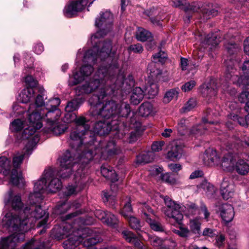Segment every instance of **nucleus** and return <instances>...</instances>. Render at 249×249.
<instances>
[{
	"label": "nucleus",
	"instance_id": "nucleus-1",
	"mask_svg": "<svg viewBox=\"0 0 249 249\" xmlns=\"http://www.w3.org/2000/svg\"><path fill=\"white\" fill-rule=\"evenodd\" d=\"M115 78L112 73H109L108 70H107L101 66L98 68L93 78L86 81L81 86L76 88L75 92L78 95L89 94L98 89L100 90V93L98 95H94L89 100L94 115H98L108 118L118 114L124 116L130 113V105L126 102H122L119 104L113 100H104L107 96H116L117 93L121 91V85L124 86L126 82V80L120 81L118 78L115 81L113 88L105 87L108 80L113 81Z\"/></svg>",
	"mask_w": 249,
	"mask_h": 249
},
{
	"label": "nucleus",
	"instance_id": "nucleus-2",
	"mask_svg": "<svg viewBox=\"0 0 249 249\" xmlns=\"http://www.w3.org/2000/svg\"><path fill=\"white\" fill-rule=\"evenodd\" d=\"M44 217L37 224L38 227L44 226L48 214L39 207L27 206L19 214L7 213L0 220V231L2 229L13 233L0 240V249H15L17 244L23 241L24 232L33 228L36 220ZM22 249H44V244L39 241L32 239L27 242Z\"/></svg>",
	"mask_w": 249,
	"mask_h": 249
},
{
	"label": "nucleus",
	"instance_id": "nucleus-3",
	"mask_svg": "<svg viewBox=\"0 0 249 249\" xmlns=\"http://www.w3.org/2000/svg\"><path fill=\"white\" fill-rule=\"evenodd\" d=\"M91 49L87 51L84 49L79 50L77 53L76 63L82 60L84 64L80 68L79 71H73L71 76H70L68 80L69 85L72 86L83 81L93 72L94 68L92 65L97 63H101V66L109 70V73L114 72L117 69V60L118 55L111 53L110 44H106L102 48L97 46L96 49L91 46Z\"/></svg>",
	"mask_w": 249,
	"mask_h": 249
},
{
	"label": "nucleus",
	"instance_id": "nucleus-4",
	"mask_svg": "<svg viewBox=\"0 0 249 249\" xmlns=\"http://www.w3.org/2000/svg\"><path fill=\"white\" fill-rule=\"evenodd\" d=\"M93 159L91 153H82L78 160V162L74 161L71 153L67 151L60 159V169L56 171L55 174L62 179L69 178L71 175L72 171L77 169L73 175V179L76 182H79L84 177L88 169V164Z\"/></svg>",
	"mask_w": 249,
	"mask_h": 249
},
{
	"label": "nucleus",
	"instance_id": "nucleus-5",
	"mask_svg": "<svg viewBox=\"0 0 249 249\" xmlns=\"http://www.w3.org/2000/svg\"><path fill=\"white\" fill-rule=\"evenodd\" d=\"M20 139L22 141L28 140V142L26 143V146L22 153H17L13 156V168L10 174V183L13 185L19 187L23 186L25 181L22 173L18 172L17 169L20 167L23 159L26 157H29L32 154L33 149L39 141V136L35 135L30 137V138L24 139L22 134Z\"/></svg>",
	"mask_w": 249,
	"mask_h": 249
},
{
	"label": "nucleus",
	"instance_id": "nucleus-6",
	"mask_svg": "<svg viewBox=\"0 0 249 249\" xmlns=\"http://www.w3.org/2000/svg\"><path fill=\"white\" fill-rule=\"evenodd\" d=\"M60 111L58 110L46 109L45 108L41 109L39 113L35 112L31 113L28 118V127L26 128L23 133L22 137L24 139H28L30 137L37 134L38 130L42 127V119L47 118V124L49 122L57 121L60 116Z\"/></svg>",
	"mask_w": 249,
	"mask_h": 249
},
{
	"label": "nucleus",
	"instance_id": "nucleus-7",
	"mask_svg": "<svg viewBox=\"0 0 249 249\" xmlns=\"http://www.w3.org/2000/svg\"><path fill=\"white\" fill-rule=\"evenodd\" d=\"M113 16L111 13L108 11L101 12L99 16L96 18L95 25L98 28L96 33L92 35L89 43L93 46V48L96 49V47L102 48L106 43H109L110 44V50H111V44L110 41L104 42L101 38L106 35L111 29L112 24Z\"/></svg>",
	"mask_w": 249,
	"mask_h": 249
},
{
	"label": "nucleus",
	"instance_id": "nucleus-8",
	"mask_svg": "<svg viewBox=\"0 0 249 249\" xmlns=\"http://www.w3.org/2000/svg\"><path fill=\"white\" fill-rule=\"evenodd\" d=\"M167 208L164 210V214L171 220L175 223L180 224L183 219L182 212L187 216L195 214L197 207L192 202H189L185 206L181 205L173 201L169 197H163Z\"/></svg>",
	"mask_w": 249,
	"mask_h": 249
},
{
	"label": "nucleus",
	"instance_id": "nucleus-9",
	"mask_svg": "<svg viewBox=\"0 0 249 249\" xmlns=\"http://www.w3.org/2000/svg\"><path fill=\"white\" fill-rule=\"evenodd\" d=\"M202 158L204 163L206 165H219L223 170L227 172H232L235 170L236 159L235 156L231 153L224 154L220 161L215 151L207 150L203 154Z\"/></svg>",
	"mask_w": 249,
	"mask_h": 249
},
{
	"label": "nucleus",
	"instance_id": "nucleus-10",
	"mask_svg": "<svg viewBox=\"0 0 249 249\" xmlns=\"http://www.w3.org/2000/svg\"><path fill=\"white\" fill-rule=\"evenodd\" d=\"M53 172L51 169H46L40 178L34 183L33 193L30 194L27 200L29 206H36V208L40 206V203L43 199L42 194L47 190V178L52 177Z\"/></svg>",
	"mask_w": 249,
	"mask_h": 249
},
{
	"label": "nucleus",
	"instance_id": "nucleus-11",
	"mask_svg": "<svg viewBox=\"0 0 249 249\" xmlns=\"http://www.w3.org/2000/svg\"><path fill=\"white\" fill-rule=\"evenodd\" d=\"M92 111V115L97 117L98 119L103 118L106 120L100 121L96 122L92 129V132L95 134L99 135H104L108 133L110 130H116L118 129L119 125L118 118L119 117H127L129 114L126 115L122 116L120 114L116 115L110 116L108 118H105L101 115H94L93 114V109L91 108Z\"/></svg>",
	"mask_w": 249,
	"mask_h": 249
},
{
	"label": "nucleus",
	"instance_id": "nucleus-12",
	"mask_svg": "<svg viewBox=\"0 0 249 249\" xmlns=\"http://www.w3.org/2000/svg\"><path fill=\"white\" fill-rule=\"evenodd\" d=\"M93 141L89 143V149L88 151H85V153H91L93 154V157L94 155L101 153V157L106 159V156H110L115 154H118L120 152V149L115 145L114 141L108 142L105 147H102L103 142H97L93 139Z\"/></svg>",
	"mask_w": 249,
	"mask_h": 249
},
{
	"label": "nucleus",
	"instance_id": "nucleus-13",
	"mask_svg": "<svg viewBox=\"0 0 249 249\" xmlns=\"http://www.w3.org/2000/svg\"><path fill=\"white\" fill-rule=\"evenodd\" d=\"M3 202L5 206L16 211L20 210L23 207L21 194L12 189L9 190L4 195Z\"/></svg>",
	"mask_w": 249,
	"mask_h": 249
},
{
	"label": "nucleus",
	"instance_id": "nucleus-14",
	"mask_svg": "<svg viewBox=\"0 0 249 249\" xmlns=\"http://www.w3.org/2000/svg\"><path fill=\"white\" fill-rule=\"evenodd\" d=\"M89 128V123L85 124L81 127L75 126L70 133L69 143L73 148L79 147L82 143V136L86 135V133H89L88 130Z\"/></svg>",
	"mask_w": 249,
	"mask_h": 249
},
{
	"label": "nucleus",
	"instance_id": "nucleus-15",
	"mask_svg": "<svg viewBox=\"0 0 249 249\" xmlns=\"http://www.w3.org/2000/svg\"><path fill=\"white\" fill-rule=\"evenodd\" d=\"M140 209L142 212V216L149 225L151 229L157 231H161L164 230L162 225L153 219V212L149 206L146 203L141 204Z\"/></svg>",
	"mask_w": 249,
	"mask_h": 249
},
{
	"label": "nucleus",
	"instance_id": "nucleus-16",
	"mask_svg": "<svg viewBox=\"0 0 249 249\" xmlns=\"http://www.w3.org/2000/svg\"><path fill=\"white\" fill-rule=\"evenodd\" d=\"M78 232H80L81 243H82L85 246H93L102 240L99 234L89 228H85L82 230L78 229Z\"/></svg>",
	"mask_w": 249,
	"mask_h": 249
},
{
	"label": "nucleus",
	"instance_id": "nucleus-17",
	"mask_svg": "<svg viewBox=\"0 0 249 249\" xmlns=\"http://www.w3.org/2000/svg\"><path fill=\"white\" fill-rule=\"evenodd\" d=\"M45 89L42 86H39L36 88L35 93V104L30 105L28 109V117L31 113L37 112L39 113L41 109H43L42 106L44 105Z\"/></svg>",
	"mask_w": 249,
	"mask_h": 249
},
{
	"label": "nucleus",
	"instance_id": "nucleus-18",
	"mask_svg": "<svg viewBox=\"0 0 249 249\" xmlns=\"http://www.w3.org/2000/svg\"><path fill=\"white\" fill-rule=\"evenodd\" d=\"M242 70L245 76H242L238 77L237 75H232L231 73H234L235 70L232 67L227 66V73L226 74V78L229 79L233 84L236 83L237 84L240 85V82H244L246 78L248 79L249 81V60H247L244 62L242 67Z\"/></svg>",
	"mask_w": 249,
	"mask_h": 249
},
{
	"label": "nucleus",
	"instance_id": "nucleus-19",
	"mask_svg": "<svg viewBox=\"0 0 249 249\" xmlns=\"http://www.w3.org/2000/svg\"><path fill=\"white\" fill-rule=\"evenodd\" d=\"M217 213L222 220L226 223L231 221L234 216L233 207L230 204L224 203L218 206Z\"/></svg>",
	"mask_w": 249,
	"mask_h": 249
},
{
	"label": "nucleus",
	"instance_id": "nucleus-20",
	"mask_svg": "<svg viewBox=\"0 0 249 249\" xmlns=\"http://www.w3.org/2000/svg\"><path fill=\"white\" fill-rule=\"evenodd\" d=\"M68 127L58 122H49L47 126L43 128L44 132L53 134L54 135H59L64 133L67 129Z\"/></svg>",
	"mask_w": 249,
	"mask_h": 249
},
{
	"label": "nucleus",
	"instance_id": "nucleus-21",
	"mask_svg": "<svg viewBox=\"0 0 249 249\" xmlns=\"http://www.w3.org/2000/svg\"><path fill=\"white\" fill-rule=\"evenodd\" d=\"M220 193L222 197L226 200L233 196L234 193V186L231 180L224 178L221 184Z\"/></svg>",
	"mask_w": 249,
	"mask_h": 249
},
{
	"label": "nucleus",
	"instance_id": "nucleus-22",
	"mask_svg": "<svg viewBox=\"0 0 249 249\" xmlns=\"http://www.w3.org/2000/svg\"><path fill=\"white\" fill-rule=\"evenodd\" d=\"M95 216L108 226H113L118 222L117 218L111 213L101 210H96Z\"/></svg>",
	"mask_w": 249,
	"mask_h": 249
},
{
	"label": "nucleus",
	"instance_id": "nucleus-23",
	"mask_svg": "<svg viewBox=\"0 0 249 249\" xmlns=\"http://www.w3.org/2000/svg\"><path fill=\"white\" fill-rule=\"evenodd\" d=\"M63 121L66 123L74 122L76 126L78 127H81L85 124L89 123V121L84 117L80 116L77 118L76 114L74 112H66L63 118Z\"/></svg>",
	"mask_w": 249,
	"mask_h": 249
},
{
	"label": "nucleus",
	"instance_id": "nucleus-24",
	"mask_svg": "<svg viewBox=\"0 0 249 249\" xmlns=\"http://www.w3.org/2000/svg\"><path fill=\"white\" fill-rule=\"evenodd\" d=\"M49 169L52 171L53 175L49 178H47V182H49L47 185V191L51 193H55L61 188L62 182L57 178V176L56 175L55 171L51 168Z\"/></svg>",
	"mask_w": 249,
	"mask_h": 249
},
{
	"label": "nucleus",
	"instance_id": "nucleus-25",
	"mask_svg": "<svg viewBox=\"0 0 249 249\" xmlns=\"http://www.w3.org/2000/svg\"><path fill=\"white\" fill-rule=\"evenodd\" d=\"M80 232L72 231V234L69 235L68 238L63 243V247L65 249H72L77 246L81 240L80 238Z\"/></svg>",
	"mask_w": 249,
	"mask_h": 249
},
{
	"label": "nucleus",
	"instance_id": "nucleus-26",
	"mask_svg": "<svg viewBox=\"0 0 249 249\" xmlns=\"http://www.w3.org/2000/svg\"><path fill=\"white\" fill-rule=\"evenodd\" d=\"M200 10L203 21L210 19L216 16L218 14L217 10L213 7V4L210 3L203 4L201 7Z\"/></svg>",
	"mask_w": 249,
	"mask_h": 249
},
{
	"label": "nucleus",
	"instance_id": "nucleus-27",
	"mask_svg": "<svg viewBox=\"0 0 249 249\" xmlns=\"http://www.w3.org/2000/svg\"><path fill=\"white\" fill-rule=\"evenodd\" d=\"M12 166L11 161L5 157H0V173L5 177L8 176L10 180Z\"/></svg>",
	"mask_w": 249,
	"mask_h": 249
},
{
	"label": "nucleus",
	"instance_id": "nucleus-28",
	"mask_svg": "<svg viewBox=\"0 0 249 249\" xmlns=\"http://www.w3.org/2000/svg\"><path fill=\"white\" fill-rule=\"evenodd\" d=\"M171 150L167 154V158L171 160L179 159L182 155V147L177 144L176 142L171 143Z\"/></svg>",
	"mask_w": 249,
	"mask_h": 249
},
{
	"label": "nucleus",
	"instance_id": "nucleus-29",
	"mask_svg": "<svg viewBox=\"0 0 249 249\" xmlns=\"http://www.w3.org/2000/svg\"><path fill=\"white\" fill-rule=\"evenodd\" d=\"M232 36L229 34L224 37L223 43L225 49L230 54H234L239 50V47L232 40H231Z\"/></svg>",
	"mask_w": 249,
	"mask_h": 249
},
{
	"label": "nucleus",
	"instance_id": "nucleus-30",
	"mask_svg": "<svg viewBox=\"0 0 249 249\" xmlns=\"http://www.w3.org/2000/svg\"><path fill=\"white\" fill-rule=\"evenodd\" d=\"M36 88H27L23 89L19 94L20 101L22 103H27L35 98Z\"/></svg>",
	"mask_w": 249,
	"mask_h": 249
},
{
	"label": "nucleus",
	"instance_id": "nucleus-31",
	"mask_svg": "<svg viewBox=\"0 0 249 249\" xmlns=\"http://www.w3.org/2000/svg\"><path fill=\"white\" fill-rule=\"evenodd\" d=\"M239 86H243V91L239 96V100L241 103H246L249 102V81L248 79L246 78L244 82H240V85L237 84Z\"/></svg>",
	"mask_w": 249,
	"mask_h": 249
},
{
	"label": "nucleus",
	"instance_id": "nucleus-32",
	"mask_svg": "<svg viewBox=\"0 0 249 249\" xmlns=\"http://www.w3.org/2000/svg\"><path fill=\"white\" fill-rule=\"evenodd\" d=\"M216 86L213 81L207 84L203 85L201 87V92L204 96H214L216 94Z\"/></svg>",
	"mask_w": 249,
	"mask_h": 249
},
{
	"label": "nucleus",
	"instance_id": "nucleus-33",
	"mask_svg": "<svg viewBox=\"0 0 249 249\" xmlns=\"http://www.w3.org/2000/svg\"><path fill=\"white\" fill-rule=\"evenodd\" d=\"M190 232L196 234V236H200L201 234V222L200 219L196 217L190 219L188 223Z\"/></svg>",
	"mask_w": 249,
	"mask_h": 249
},
{
	"label": "nucleus",
	"instance_id": "nucleus-34",
	"mask_svg": "<svg viewBox=\"0 0 249 249\" xmlns=\"http://www.w3.org/2000/svg\"><path fill=\"white\" fill-rule=\"evenodd\" d=\"M101 173L105 178L112 182H115L118 179L114 170L109 166L103 165L101 168Z\"/></svg>",
	"mask_w": 249,
	"mask_h": 249
},
{
	"label": "nucleus",
	"instance_id": "nucleus-35",
	"mask_svg": "<svg viewBox=\"0 0 249 249\" xmlns=\"http://www.w3.org/2000/svg\"><path fill=\"white\" fill-rule=\"evenodd\" d=\"M144 97V92L140 87H136L133 90L130 96V102L134 105H138Z\"/></svg>",
	"mask_w": 249,
	"mask_h": 249
},
{
	"label": "nucleus",
	"instance_id": "nucleus-36",
	"mask_svg": "<svg viewBox=\"0 0 249 249\" xmlns=\"http://www.w3.org/2000/svg\"><path fill=\"white\" fill-rule=\"evenodd\" d=\"M155 157L154 153L152 151L143 153L137 157L136 163L142 164L150 162L153 160Z\"/></svg>",
	"mask_w": 249,
	"mask_h": 249
},
{
	"label": "nucleus",
	"instance_id": "nucleus-37",
	"mask_svg": "<svg viewBox=\"0 0 249 249\" xmlns=\"http://www.w3.org/2000/svg\"><path fill=\"white\" fill-rule=\"evenodd\" d=\"M122 235L127 242L133 244L136 247L142 248L140 240L131 231L124 230L122 231Z\"/></svg>",
	"mask_w": 249,
	"mask_h": 249
},
{
	"label": "nucleus",
	"instance_id": "nucleus-38",
	"mask_svg": "<svg viewBox=\"0 0 249 249\" xmlns=\"http://www.w3.org/2000/svg\"><path fill=\"white\" fill-rule=\"evenodd\" d=\"M235 170L238 174L244 175L249 172V165L244 160H239L235 163Z\"/></svg>",
	"mask_w": 249,
	"mask_h": 249
},
{
	"label": "nucleus",
	"instance_id": "nucleus-39",
	"mask_svg": "<svg viewBox=\"0 0 249 249\" xmlns=\"http://www.w3.org/2000/svg\"><path fill=\"white\" fill-rule=\"evenodd\" d=\"M26 123L24 120L15 119L10 124V129L13 132H19L25 126Z\"/></svg>",
	"mask_w": 249,
	"mask_h": 249
},
{
	"label": "nucleus",
	"instance_id": "nucleus-40",
	"mask_svg": "<svg viewBox=\"0 0 249 249\" xmlns=\"http://www.w3.org/2000/svg\"><path fill=\"white\" fill-rule=\"evenodd\" d=\"M82 102L81 99H74L68 102L65 107L66 112H74L77 110Z\"/></svg>",
	"mask_w": 249,
	"mask_h": 249
},
{
	"label": "nucleus",
	"instance_id": "nucleus-41",
	"mask_svg": "<svg viewBox=\"0 0 249 249\" xmlns=\"http://www.w3.org/2000/svg\"><path fill=\"white\" fill-rule=\"evenodd\" d=\"M136 36L137 39L141 41H145L152 37L151 34L142 28H138Z\"/></svg>",
	"mask_w": 249,
	"mask_h": 249
},
{
	"label": "nucleus",
	"instance_id": "nucleus-42",
	"mask_svg": "<svg viewBox=\"0 0 249 249\" xmlns=\"http://www.w3.org/2000/svg\"><path fill=\"white\" fill-rule=\"evenodd\" d=\"M139 111L141 115L142 116H148L150 115L153 111V106L149 102H144L140 107Z\"/></svg>",
	"mask_w": 249,
	"mask_h": 249
},
{
	"label": "nucleus",
	"instance_id": "nucleus-43",
	"mask_svg": "<svg viewBox=\"0 0 249 249\" xmlns=\"http://www.w3.org/2000/svg\"><path fill=\"white\" fill-rule=\"evenodd\" d=\"M218 35L216 34H212L211 35H208L203 43L204 45H211L212 47L216 46L219 43V40L217 39Z\"/></svg>",
	"mask_w": 249,
	"mask_h": 249
},
{
	"label": "nucleus",
	"instance_id": "nucleus-44",
	"mask_svg": "<svg viewBox=\"0 0 249 249\" xmlns=\"http://www.w3.org/2000/svg\"><path fill=\"white\" fill-rule=\"evenodd\" d=\"M178 95V91L176 89H171L167 91L164 96L163 102L167 104L171 101L177 99Z\"/></svg>",
	"mask_w": 249,
	"mask_h": 249
},
{
	"label": "nucleus",
	"instance_id": "nucleus-45",
	"mask_svg": "<svg viewBox=\"0 0 249 249\" xmlns=\"http://www.w3.org/2000/svg\"><path fill=\"white\" fill-rule=\"evenodd\" d=\"M159 87L156 83H151L148 85L145 91H147L149 98H153L158 93Z\"/></svg>",
	"mask_w": 249,
	"mask_h": 249
},
{
	"label": "nucleus",
	"instance_id": "nucleus-46",
	"mask_svg": "<svg viewBox=\"0 0 249 249\" xmlns=\"http://www.w3.org/2000/svg\"><path fill=\"white\" fill-rule=\"evenodd\" d=\"M61 103L60 99L58 98H54L49 100L46 103V107H43L46 109H52L53 110H56L57 109L58 106Z\"/></svg>",
	"mask_w": 249,
	"mask_h": 249
},
{
	"label": "nucleus",
	"instance_id": "nucleus-47",
	"mask_svg": "<svg viewBox=\"0 0 249 249\" xmlns=\"http://www.w3.org/2000/svg\"><path fill=\"white\" fill-rule=\"evenodd\" d=\"M130 198H128L127 202L125 203L124 207L122 210L121 213L125 218H127L131 215L132 208L130 204Z\"/></svg>",
	"mask_w": 249,
	"mask_h": 249
},
{
	"label": "nucleus",
	"instance_id": "nucleus-48",
	"mask_svg": "<svg viewBox=\"0 0 249 249\" xmlns=\"http://www.w3.org/2000/svg\"><path fill=\"white\" fill-rule=\"evenodd\" d=\"M230 118L233 122H238L241 125L246 126L249 125V123L248 122L249 120V114L246 116L245 119L239 117L235 114H231Z\"/></svg>",
	"mask_w": 249,
	"mask_h": 249
},
{
	"label": "nucleus",
	"instance_id": "nucleus-49",
	"mask_svg": "<svg viewBox=\"0 0 249 249\" xmlns=\"http://www.w3.org/2000/svg\"><path fill=\"white\" fill-rule=\"evenodd\" d=\"M126 219H128L129 225L132 229L136 231L141 230V225L140 221L136 217L130 215Z\"/></svg>",
	"mask_w": 249,
	"mask_h": 249
},
{
	"label": "nucleus",
	"instance_id": "nucleus-50",
	"mask_svg": "<svg viewBox=\"0 0 249 249\" xmlns=\"http://www.w3.org/2000/svg\"><path fill=\"white\" fill-rule=\"evenodd\" d=\"M188 124V121L184 119H180L177 126V129L178 133L183 135L187 131V125Z\"/></svg>",
	"mask_w": 249,
	"mask_h": 249
},
{
	"label": "nucleus",
	"instance_id": "nucleus-51",
	"mask_svg": "<svg viewBox=\"0 0 249 249\" xmlns=\"http://www.w3.org/2000/svg\"><path fill=\"white\" fill-rule=\"evenodd\" d=\"M198 189L201 191L203 190V191L207 195L212 194L214 192L213 186L210 183L205 182L201 184L198 186Z\"/></svg>",
	"mask_w": 249,
	"mask_h": 249
},
{
	"label": "nucleus",
	"instance_id": "nucleus-52",
	"mask_svg": "<svg viewBox=\"0 0 249 249\" xmlns=\"http://www.w3.org/2000/svg\"><path fill=\"white\" fill-rule=\"evenodd\" d=\"M81 189V187H78L77 185H69L66 188L64 192V195L66 196H69L72 195L76 194L77 192L80 191Z\"/></svg>",
	"mask_w": 249,
	"mask_h": 249
},
{
	"label": "nucleus",
	"instance_id": "nucleus-53",
	"mask_svg": "<svg viewBox=\"0 0 249 249\" xmlns=\"http://www.w3.org/2000/svg\"><path fill=\"white\" fill-rule=\"evenodd\" d=\"M70 208V204L67 202L58 204L56 206L55 213L57 214H62L66 213Z\"/></svg>",
	"mask_w": 249,
	"mask_h": 249
},
{
	"label": "nucleus",
	"instance_id": "nucleus-54",
	"mask_svg": "<svg viewBox=\"0 0 249 249\" xmlns=\"http://www.w3.org/2000/svg\"><path fill=\"white\" fill-rule=\"evenodd\" d=\"M200 4L198 2H193L191 4L186 3L184 7L185 12L192 11L193 12H197L200 8Z\"/></svg>",
	"mask_w": 249,
	"mask_h": 249
},
{
	"label": "nucleus",
	"instance_id": "nucleus-55",
	"mask_svg": "<svg viewBox=\"0 0 249 249\" xmlns=\"http://www.w3.org/2000/svg\"><path fill=\"white\" fill-rule=\"evenodd\" d=\"M24 81L26 85L28 86V88H36V86L37 84V81L33 78L31 75H28L24 78Z\"/></svg>",
	"mask_w": 249,
	"mask_h": 249
},
{
	"label": "nucleus",
	"instance_id": "nucleus-56",
	"mask_svg": "<svg viewBox=\"0 0 249 249\" xmlns=\"http://www.w3.org/2000/svg\"><path fill=\"white\" fill-rule=\"evenodd\" d=\"M154 61L157 62L163 63L167 59V54L163 51H160L158 53L153 55Z\"/></svg>",
	"mask_w": 249,
	"mask_h": 249
},
{
	"label": "nucleus",
	"instance_id": "nucleus-57",
	"mask_svg": "<svg viewBox=\"0 0 249 249\" xmlns=\"http://www.w3.org/2000/svg\"><path fill=\"white\" fill-rule=\"evenodd\" d=\"M196 105L195 99L191 98L185 104L182 109L184 112H188L194 108Z\"/></svg>",
	"mask_w": 249,
	"mask_h": 249
},
{
	"label": "nucleus",
	"instance_id": "nucleus-58",
	"mask_svg": "<svg viewBox=\"0 0 249 249\" xmlns=\"http://www.w3.org/2000/svg\"><path fill=\"white\" fill-rule=\"evenodd\" d=\"M173 231L175 233L182 237H187L190 235L191 233L189 230H188L187 228L181 227L179 228V230H174Z\"/></svg>",
	"mask_w": 249,
	"mask_h": 249
},
{
	"label": "nucleus",
	"instance_id": "nucleus-59",
	"mask_svg": "<svg viewBox=\"0 0 249 249\" xmlns=\"http://www.w3.org/2000/svg\"><path fill=\"white\" fill-rule=\"evenodd\" d=\"M149 241L151 244L154 247L157 249L162 245L163 241L160 238L157 236L149 237Z\"/></svg>",
	"mask_w": 249,
	"mask_h": 249
},
{
	"label": "nucleus",
	"instance_id": "nucleus-60",
	"mask_svg": "<svg viewBox=\"0 0 249 249\" xmlns=\"http://www.w3.org/2000/svg\"><path fill=\"white\" fill-rule=\"evenodd\" d=\"M205 127L202 124L194 126L192 129L191 133L195 135H201L204 132Z\"/></svg>",
	"mask_w": 249,
	"mask_h": 249
},
{
	"label": "nucleus",
	"instance_id": "nucleus-61",
	"mask_svg": "<svg viewBox=\"0 0 249 249\" xmlns=\"http://www.w3.org/2000/svg\"><path fill=\"white\" fill-rule=\"evenodd\" d=\"M161 179L164 181L172 184H173L176 182V179L171 174L168 173L162 174Z\"/></svg>",
	"mask_w": 249,
	"mask_h": 249
},
{
	"label": "nucleus",
	"instance_id": "nucleus-62",
	"mask_svg": "<svg viewBox=\"0 0 249 249\" xmlns=\"http://www.w3.org/2000/svg\"><path fill=\"white\" fill-rule=\"evenodd\" d=\"M196 85L195 81L191 80L185 83L182 86L181 89L184 92H188L190 91Z\"/></svg>",
	"mask_w": 249,
	"mask_h": 249
},
{
	"label": "nucleus",
	"instance_id": "nucleus-63",
	"mask_svg": "<svg viewBox=\"0 0 249 249\" xmlns=\"http://www.w3.org/2000/svg\"><path fill=\"white\" fill-rule=\"evenodd\" d=\"M230 83H225L222 85V90L226 92L229 93L231 95H235L236 93V90L234 88H231L230 86Z\"/></svg>",
	"mask_w": 249,
	"mask_h": 249
},
{
	"label": "nucleus",
	"instance_id": "nucleus-64",
	"mask_svg": "<svg viewBox=\"0 0 249 249\" xmlns=\"http://www.w3.org/2000/svg\"><path fill=\"white\" fill-rule=\"evenodd\" d=\"M128 50L135 53H141L142 52L143 49L142 45L140 43H138L130 46Z\"/></svg>",
	"mask_w": 249,
	"mask_h": 249
}]
</instances>
